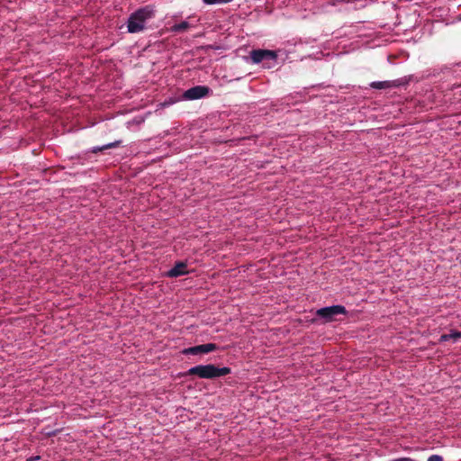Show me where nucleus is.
I'll return each mask as SVG.
<instances>
[{"label":"nucleus","instance_id":"nucleus-1","mask_svg":"<svg viewBox=\"0 0 461 461\" xmlns=\"http://www.w3.org/2000/svg\"><path fill=\"white\" fill-rule=\"evenodd\" d=\"M230 373L231 369L230 367H219L213 364H208L193 366L186 372L183 373L181 376L195 375L202 379H215L221 376L227 375Z\"/></svg>","mask_w":461,"mask_h":461},{"label":"nucleus","instance_id":"nucleus-2","mask_svg":"<svg viewBox=\"0 0 461 461\" xmlns=\"http://www.w3.org/2000/svg\"><path fill=\"white\" fill-rule=\"evenodd\" d=\"M154 16L153 9L147 5L132 13L128 19V32L137 33L144 30L145 23Z\"/></svg>","mask_w":461,"mask_h":461},{"label":"nucleus","instance_id":"nucleus-8","mask_svg":"<svg viewBox=\"0 0 461 461\" xmlns=\"http://www.w3.org/2000/svg\"><path fill=\"white\" fill-rule=\"evenodd\" d=\"M187 265L183 261H177L175 266L167 273L168 277H177L187 273Z\"/></svg>","mask_w":461,"mask_h":461},{"label":"nucleus","instance_id":"nucleus-7","mask_svg":"<svg viewBox=\"0 0 461 461\" xmlns=\"http://www.w3.org/2000/svg\"><path fill=\"white\" fill-rule=\"evenodd\" d=\"M402 85V79L391 80V81H375L370 84V86L375 89H385L397 87Z\"/></svg>","mask_w":461,"mask_h":461},{"label":"nucleus","instance_id":"nucleus-3","mask_svg":"<svg viewBox=\"0 0 461 461\" xmlns=\"http://www.w3.org/2000/svg\"><path fill=\"white\" fill-rule=\"evenodd\" d=\"M249 56L254 64L263 63L265 68H274L277 59V53L270 50H252Z\"/></svg>","mask_w":461,"mask_h":461},{"label":"nucleus","instance_id":"nucleus-4","mask_svg":"<svg viewBox=\"0 0 461 461\" xmlns=\"http://www.w3.org/2000/svg\"><path fill=\"white\" fill-rule=\"evenodd\" d=\"M347 310L343 305H332L323 307L316 311V316L323 319L326 322H330L336 320V316L339 314H346Z\"/></svg>","mask_w":461,"mask_h":461},{"label":"nucleus","instance_id":"nucleus-13","mask_svg":"<svg viewBox=\"0 0 461 461\" xmlns=\"http://www.w3.org/2000/svg\"><path fill=\"white\" fill-rule=\"evenodd\" d=\"M41 457L39 456H32L31 458L28 459V461H36V460H39Z\"/></svg>","mask_w":461,"mask_h":461},{"label":"nucleus","instance_id":"nucleus-12","mask_svg":"<svg viewBox=\"0 0 461 461\" xmlns=\"http://www.w3.org/2000/svg\"><path fill=\"white\" fill-rule=\"evenodd\" d=\"M428 461H443V457L438 455H432L428 458Z\"/></svg>","mask_w":461,"mask_h":461},{"label":"nucleus","instance_id":"nucleus-11","mask_svg":"<svg viewBox=\"0 0 461 461\" xmlns=\"http://www.w3.org/2000/svg\"><path fill=\"white\" fill-rule=\"evenodd\" d=\"M121 141H114V142H111V143H108L106 145H104L102 147H95L93 149V153H97L99 151H103V150H105V149H112V148H115L117 146H119Z\"/></svg>","mask_w":461,"mask_h":461},{"label":"nucleus","instance_id":"nucleus-9","mask_svg":"<svg viewBox=\"0 0 461 461\" xmlns=\"http://www.w3.org/2000/svg\"><path fill=\"white\" fill-rule=\"evenodd\" d=\"M458 339H461V331H451L449 334H442L440 336L439 341H448L452 339L453 341H456Z\"/></svg>","mask_w":461,"mask_h":461},{"label":"nucleus","instance_id":"nucleus-6","mask_svg":"<svg viewBox=\"0 0 461 461\" xmlns=\"http://www.w3.org/2000/svg\"><path fill=\"white\" fill-rule=\"evenodd\" d=\"M218 349V346L214 343H207L197 345L194 347H190L185 348L182 353L184 355H198V354H207Z\"/></svg>","mask_w":461,"mask_h":461},{"label":"nucleus","instance_id":"nucleus-10","mask_svg":"<svg viewBox=\"0 0 461 461\" xmlns=\"http://www.w3.org/2000/svg\"><path fill=\"white\" fill-rule=\"evenodd\" d=\"M190 27L191 25L188 22L183 21L172 26L171 31L174 32H183L188 30Z\"/></svg>","mask_w":461,"mask_h":461},{"label":"nucleus","instance_id":"nucleus-5","mask_svg":"<svg viewBox=\"0 0 461 461\" xmlns=\"http://www.w3.org/2000/svg\"><path fill=\"white\" fill-rule=\"evenodd\" d=\"M210 88L205 86H195L184 92L183 98L185 100H196L208 95Z\"/></svg>","mask_w":461,"mask_h":461}]
</instances>
